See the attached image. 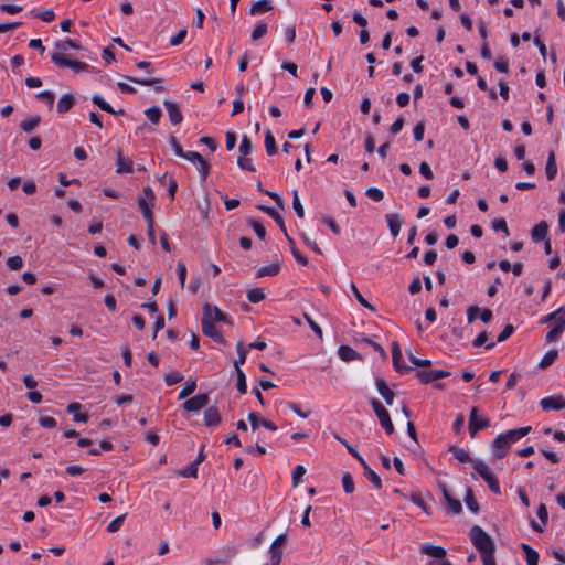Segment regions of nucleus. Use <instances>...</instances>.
<instances>
[{"label":"nucleus","instance_id":"14","mask_svg":"<svg viewBox=\"0 0 565 565\" xmlns=\"http://www.w3.org/2000/svg\"><path fill=\"white\" fill-rule=\"evenodd\" d=\"M565 330V316L559 317L554 323L552 329L546 333V342L551 343L559 338Z\"/></svg>","mask_w":565,"mask_h":565},{"label":"nucleus","instance_id":"58","mask_svg":"<svg viewBox=\"0 0 565 565\" xmlns=\"http://www.w3.org/2000/svg\"><path fill=\"white\" fill-rule=\"evenodd\" d=\"M236 163L242 170H247L250 172H254L256 170L253 161L248 158L239 157Z\"/></svg>","mask_w":565,"mask_h":565},{"label":"nucleus","instance_id":"59","mask_svg":"<svg viewBox=\"0 0 565 565\" xmlns=\"http://www.w3.org/2000/svg\"><path fill=\"white\" fill-rule=\"evenodd\" d=\"M36 98L45 102L50 108H52L53 104H54V99H55V95L54 93L50 92V90H43L39 94H36Z\"/></svg>","mask_w":565,"mask_h":565},{"label":"nucleus","instance_id":"34","mask_svg":"<svg viewBox=\"0 0 565 565\" xmlns=\"http://www.w3.org/2000/svg\"><path fill=\"white\" fill-rule=\"evenodd\" d=\"M333 436L340 444H342L348 449L349 454L352 457L358 459L359 462H363V457L359 454L358 449L354 446L349 444L344 438L340 437L338 434H334Z\"/></svg>","mask_w":565,"mask_h":565},{"label":"nucleus","instance_id":"8","mask_svg":"<svg viewBox=\"0 0 565 565\" xmlns=\"http://www.w3.org/2000/svg\"><path fill=\"white\" fill-rule=\"evenodd\" d=\"M210 397L206 393L198 394L183 403V408L186 412H199L207 406Z\"/></svg>","mask_w":565,"mask_h":565},{"label":"nucleus","instance_id":"23","mask_svg":"<svg viewBox=\"0 0 565 565\" xmlns=\"http://www.w3.org/2000/svg\"><path fill=\"white\" fill-rule=\"evenodd\" d=\"M274 7L269 0H259L252 3L249 14L257 15L270 11Z\"/></svg>","mask_w":565,"mask_h":565},{"label":"nucleus","instance_id":"18","mask_svg":"<svg viewBox=\"0 0 565 565\" xmlns=\"http://www.w3.org/2000/svg\"><path fill=\"white\" fill-rule=\"evenodd\" d=\"M531 431V426L520 427L515 429L508 430L502 434V436L508 440V443L511 445L519 439L523 438Z\"/></svg>","mask_w":565,"mask_h":565},{"label":"nucleus","instance_id":"1","mask_svg":"<svg viewBox=\"0 0 565 565\" xmlns=\"http://www.w3.org/2000/svg\"><path fill=\"white\" fill-rule=\"evenodd\" d=\"M473 546L479 551L481 557L493 555L495 545L491 536L479 525H473L469 533Z\"/></svg>","mask_w":565,"mask_h":565},{"label":"nucleus","instance_id":"64","mask_svg":"<svg viewBox=\"0 0 565 565\" xmlns=\"http://www.w3.org/2000/svg\"><path fill=\"white\" fill-rule=\"evenodd\" d=\"M186 33H188L186 29H182V30H180V31H179L174 36H172V38L170 39V44H171L172 46H178V45H180V44L183 42V40L185 39Z\"/></svg>","mask_w":565,"mask_h":565},{"label":"nucleus","instance_id":"32","mask_svg":"<svg viewBox=\"0 0 565 565\" xmlns=\"http://www.w3.org/2000/svg\"><path fill=\"white\" fill-rule=\"evenodd\" d=\"M145 115L151 124L158 125L160 122L162 111L158 106H152L145 110Z\"/></svg>","mask_w":565,"mask_h":565},{"label":"nucleus","instance_id":"63","mask_svg":"<svg viewBox=\"0 0 565 565\" xmlns=\"http://www.w3.org/2000/svg\"><path fill=\"white\" fill-rule=\"evenodd\" d=\"M177 273H178V279L181 285V288H184L185 278H186V267H185L184 263H182V262L178 263Z\"/></svg>","mask_w":565,"mask_h":565},{"label":"nucleus","instance_id":"43","mask_svg":"<svg viewBox=\"0 0 565 565\" xmlns=\"http://www.w3.org/2000/svg\"><path fill=\"white\" fill-rule=\"evenodd\" d=\"M350 287H351V290H352L354 297L356 298V300L360 302L361 306L370 309L371 311H375V308L361 295V292L359 291V289L356 288V286L353 282H351Z\"/></svg>","mask_w":565,"mask_h":565},{"label":"nucleus","instance_id":"6","mask_svg":"<svg viewBox=\"0 0 565 565\" xmlns=\"http://www.w3.org/2000/svg\"><path fill=\"white\" fill-rule=\"evenodd\" d=\"M490 426V420L487 417L479 418V409L477 407H472L469 415V433L473 438L477 433L481 429Z\"/></svg>","mask_w":565,"mask_h":565},{"label":"nucleus","instance_id":"11","mask_svg":"<svg viewBox=\"0 0 565 565\" xmlns=\"http://www.w3.org/2000/svg\"><path fill=\"white\" fill-rule=\"evenodd\" d=\"M163 106L168 111L170 122L172 125H179L183 120V115L177 103L171 100H164Z\"/></svg>","mask_w":565,"mask_h":565},{"label":"nucleus","instance_id":"10","mask_svg":"<svg viewBox=\"0 0 565 565\" xmlns=\"http://www.w3.org/2000/svg\"><path fill=\"white\" fill-rule=\"evenodd\" d=\"M544 411H561L565 407V399L562 396H548L540 402Z\"/></svg>","mask_w":565,"mask_h":565},{"label":"nucleus","instance_id":"37","mask_svg":"<svg viewBox=\"0 0 565 565\" xmlns=\"http://www.w3.org/2000/svg\"><path fill=\"white\" fill-rule=\"evenodd\" d=\"M269 554H270V565H279L282 557V547L275 544H270L269 547Z\"/></svg>","mask_w":565,"mask_h":565},{"label":"nucleus","instance_id":"29","mask_svg":"<svg viewBox=\"0 0 565 565\" xmlns=\"http://www.w3.org/2000/svg\"><path fill=\"white\" fill-rule=\"evenodd\" d=\"M338 354L340 359L345 362L353 361L359 358V353L349 345H340L338 349Z\"/></svg>","mask_w":565,"mask_h":565},{"label":"nucleus","instance_id":"50","mask_svg":"<svg viewBox=\"0 0 565 565\" xmlns=\"http://www.w3.org/2000/svg\"><path fill=\"white\" fill-rule=\"evenodd\" d=\"M267 33V24L264 22H259L254 31L252 32V40L257 41L262 39Z\"/></svg>","mask_w":565,"mask_h":565},{"label":"nucleus","instance_id":"16","mask_svg":"<svg viewBox=\"0 0 565 565\" xmlns=\"http://www.w3.org/2000/svg\"><path fill=\"white\" fill-rule=\"evenodd\" d=\"M204 424L207 427H215L221 423V415L216 406H210L204 411Z\"/></svg>","mask_w":565,"mask_h":565},{"label":"nucleus","instance_id":"7","mask_svg":"<svg viewBox=\"0 0 565 565\" xmlns=\"http://www.w3.org/2000/svg\"><path fill=\"white\" fill-rule=\"evenodd\" d=\"M415 375L420 383L428 384L449 376L450 372L444 370H418Z\"/></svg>","mask_w":565,"mask_h":565},{"label":"nucleus","instance_id":"52","mask_svg":"<svg viewBox=\"0 0 565 565\" xmlns=\"http://www.w3.org/2000/svg\"><path fill=\"white\" fill-rule=\"evenodd\" d=\"M303 319L307 321V323L309 324L311 330L315 332V334L319 339H322L323 338L322 329L315 322V320L306 312L303 313Z\"/></svg>","mask_w":565,"mask_h":565},{"label":"nucleus","instance_id":"53","mask_svg":"<svg viewBox=\"0 0 565 565\" xmlns=\"http://www.w3.org/2000/svg\"><path fill=\"white\" fill-rule=\"evenodd\" d=\"M179 475L181 477H184V478H189V477L196 478V476H198V465H194V462L192 461L191 463H189L188 467H185L184 469L180 470Z\"/></svg>","mask_w":565,"mask_h":565},{"label":"nucleus","instance_id":"20","mask_svg":"<svg viewBox=\"0 0 565 565\" xmlns=\"http://www.w3.org/2000/svg\"><path fill=\"white\" fill-rule=\"evenodd\" d=\"M548 233V224L545 221L537 223L531 231L533 242L539 243L544 241Z\"/></svg>","mask_w":565,"mask_h":565},{"label":"nucleus","instance_id":"9","mask_svg":"<svg viewBox=\"0 0 565 565\" xmlns=\"http://www.w3.org/2000/svg\"><path fill=\"white\" fill-rule=\"evenodd\" d=\"M510 446L511 445L502 436V434L498 435L493 439V441L491 444V448H492V452H493V458L497 459V460L503 459L508 455Z\"/></svg>","mask_w":565,"mask_h":565},{"label":"nucleus","instance_id":"47","mask_svg":"<svg viewBox=\"0 0 565 565\" xmlns=\"http://www.w3.org/2000/svg\"><path fill=\"white\" fill-rule=\"evenodd\" d=\"M252 151H253V142L245 135V136H243L242 142L239 145V152L245 157V156H248Z\"/></svg>","mask_w":565,"mask_h":565},{"label":"nucleus","instance_id":"5","mask_svg":"<svg viewBox=\"0 0 565 565\" xmlns=\"http://www.w3.org/2000/svg\"><path fill=\"white\" fill-rule=\"evenodd\" d=\"M51 58L53 61V63L55 65H57L58 67H70L72 68L75 73H79V72H85L88 70L89 65L84 63V62H79V61H74V60H70L66 55H64L62 52H54L52 55H51Z\"/></svg>","mask_w":565,"mask_h":565},{"label":"nucleus","instance_id":"60","mask_svg":"<svg viewBox=\"0 0 565 565\" xmlns=\"http://www.w3.org/2000/svg\"><path fill=\"white\" fill-rule=\"evenodd\" d=\"M366 196H369L371 200L375 202H380L384 198V193L382 190L377 188H369L365 192Z\"/></svg>","mask_w":565,"mask_h":565},{"label":"nucleus","instance_id":"38","mask_svg":"<svg viewBox=\"0 0 565 565\" xmlns=\"http://www.w3.org/2000/svg\"><path fill=\"white\" fill-rule=\"evenodd\" d=\"M196 388V381L195 380H188L183 386V388L180 391L178 398L184 399L188 396H190Z\"/></svg>","mask_w":565,"mask_h":565},{"label":"nucleus","instance_id":"3","mask_svg":"<svg viewBox=\"0 0 565 565\" xmlns=\"http://www.w3.org/2000/svg\"><path fill=\"white\" fill-rule=\"evenodd\" d=\"M475 470L480 475V477L487 482L489 489L495 493L500 494L501 489L498 479L490 471L489 467L483 461L473 462Z\"/></svg>","mask_w":565,"mask_h":565},{"label":"nucleus","instance_id":"24","mask_svg":"<svg viewBox=\"0 0 565 565\" xmlns=\"http://www.w3.org/2000/svg\"><path fill=\"white\" fill-rule=\"evenodd\" d=\"M75 105V98L71 94L63 95L56 106V110L58 114L67 113Z\"/></svg>","mask_w":565,"mask_h":565},{"label":"nucleus","instance_id":"15","mask_svg":"<svg viewBox=\"0 0 565 565\" xmlns=\"http://www.w3.org/2000/svg\"><path fill=\"white\" fill-rule=\"evenodd\" d=\"M536 513L541 521V524H539L535 520H531V527L535 532L542 533L544 531V526L546 525L547 519H548V512H547L546 505L544 503H541L537 508Z\"/></svg>","mask_w":565,"mask_h":565},{"label":"nucleus","instance_id":"17","mask_svg":"<svg viewBox=\"0 0 565 565\" xmlns=\"http://www.w3.org/2000/svg\"><path fill=\"white\" fill-rule=\"evenodd\" d=\"M390 233L393 237L398 236L402 227V218L399 214L390 213L385 215Z\"/></svg>","mask_w":565,"mask_h":565},{"label":"nucleus","instance_id":"4","mask_svg":"<svg viewBox=\"0 0 565 565\" xmlns=\"http://www.w3.org/2000/svg\"><path fill=\"white\" fill-rule=\"evenodd\" d=\"M372 408L375 413V415L379 418V422L381 426L384 428V430L391 435L394 433V425L391 420L390 413L384 407V405L376 398L371 399Z\"/></svg>","mask_w":565,"mask_h":565},{"label":"nucleus","instance_id":"30","mask_svg":"<svg viewBox=\"0 0 565 565\" xmlns=\"http://www.w3.org/2000/svg\"><path fill=\"white\" fill-rule=\"evenodd\" d=\"M279 271H280V264L279 263H274V264H271L269 266L260 267L256 271V277L257 278H262V277H265V276H276V275H278Z\"/></svg>","mask_w":565,"mask_h":565},{"label":"nucleus","instance_id":"21","mask_svg":"<svg viewBox=\"0 0 565 565\" xmlns=\"http://www.w3.org/2000/svg\"><path fill=\"white\" fill-rule=\"evenodd\" d=\"M440 488H441L444 498H445L450 511L455 514L460 513L462 511L461 502L450 495V493L445 484H443Z\"/></svg>","mask_w":565,"mask_h":565},{"label":"nucleus","instance_id":"12","mask_svg":"<svg viewBox=\"0 0 565 565\" xmlns=\"http://www.w3.org/2000/svg\"><path fill=\"white\" fill-rule=\"evenodd\" d=\"M375 385L380 395L384 398L387 405H393L395 393L388 387L387 383L382 377L375 379Z\"/></svg>","mask_w":565,"mask_h":565},{"label":"nucleus","instance_id":"28","mask_svg":"<svg viewBox=\"0 0 565 565\" xmlns=\"http://www.w3.org/2000/svg\"><path fill=\"white\" fill-rule=\"evenodd\" d=\"M364 469V476L369 479V481L371 483L374 484V487H376L377 489H381L382 488V480L380 478V476L374 472L370 467L369 465L365 462V460L363 459V462H360Z\"/></svg>","mask_w":565,"mask_h":565},{"label":"nucleus","instance_id":"55","mask_svg":"<svg viewBox=\"0 0 565 565\" xmlns=\"http://www.w3.org/2000/svg\"><path fill=\"white\" fill-rule=\"evenodd\" d=\"M494 68L498 71V72H501V73H508L509 72V61L507 57L504 56H500L498 57L495 61H494V64H493Z\"/></svg>","mask_w":565,"mask_h":565},{"label":"nucleus","instance_id":"25","mask_svg":"<svg viewBox=\"0 0 565 565\" xmlns=\"http://www.w3.org/2000/svg\"><path fill=\"white\" fill-rule=\"evenodd\" d=\"M117 172L118 173H130L132 172V161L128 158H125L121 151L117 152Z\"/></svg>","mask_w":565,"mask_h":565},{"label":"nucleus","instance_id":"49","mask_svg":"<svg viewBox=\"0 0 565 565\" xmlns=\"http://www.w3.org/2000/svg\"><path fill=\"white\" fill-rule=\"evenodd\" d=\"M248 224L253 227V230L255 231L256 235L260 238V239H264L266 237V230L265 227L263 226V224L254 218H250L248 220Z\"/></svg>","mask_w":565,"mask_h":565},{"label":"nucleus","instance_id":"46","mask_svg":"<svg viewBox=\"0 0 565 565\" xmlns=\"http://www.w3.org/2000/svg\"><path fill=\"white\" fill-rule=\"evenodd\" d=\"M126 79L131 83L139 84L142 86H151V85L159 84L161 82V79H159V78H137V77H131V76H126Z\"/></svg>","mask_w":565,"mask_h":565},{"label":"nucleus","instance_id":"31","mask_svg":"<svg viewBox=\"0 0 565 565\" xmlns=\"http://www.w3.org/2000/svg\"><path fill=\"white\" fill-rule=\"evenodd\" d=\"M521 548L526 555L527 565H539V553L535 550L526 543H522Z\"/></svg>","mask_w":565,"mask_h":565},{"label":"nucleus","instance_id":"40","mask_svg":"<svg viewBox=\"0 0 565 565\" xmlns=\"http://www.w3.org/2000/svg\"><path fill=\"white\" fill-rule=\"evenodd\" d=\"M465 502L471 512L477 513L479 511V504L475 499L473 492L470 488L467 489Z\"/></svg>","mask_w":565,"mask_h":565},{"label":"nucleus","instance_id":"51","mask_svg":"<svg viewBox=\"0 0 565 565\" xmlns=\"http://www.w3.org/2000/svg\"><path fill=\"white\" fill-rule=\"evenodd\" d=\"M342 486L345 493H352L354 491V481L349 472L342 476Z\"/></svg>","mask_w":565,"mask_h":565},{"label":"nucleus","instance_id":"33","mask_svg":"<svg viewBox=\"0 0 565 565\" xmlns=\"http://www.w3.org/2000/svg\"><path fill=\"white\" fill-rule=\"evenodd\" d=\"M55 49L58 52H64V51H67L68 49L79 50L81 49V44L77 41H75V40L67 39L65 41L56 42L55 43Z\"/></svg>","mask_w":565,"mask_h":565},{"label":"nucleus","instance_id":"41","mask_svg":"<svg viewBox=\"0 0 565 565\" xmlns=\"http://www.w3.org/2000/svg\"><path fill=\"white\" fill-rule=\"evenodd\" d=\"M557 355H558L557 350L547 351L539 364L540 367L546 369L547 366H550L556 360Z\"/></svg>","mask_w":565,"mask_h":565},{"label":"nucleus","instance_id":"45","mask_svg":"<svg viewBox=\"0 0 565 565\" xmlns=\"http://www.w3.org/2000/svg\"><path fill=\"white\" fill-rule=\"evenodd\" d=\"M236 375H237V384H236L237 391L241 394H245L247 391L245 373L243 372L242 369H236Z\"/></svg>","mask_w":565,"mask_h":565},{"label":"nucleus","instance_id":"61","mask_svg":"<svg viewBox=\"0 0 565 565\" xmlns=\"http://www.w3.org/2000/svg\"><path fill=\"white\" fill-rule=\"evenodd\" d=\"M408 359L413 365L418 366V367H428L431 365L430 360L416 358L412 353H408Z\"/></svg>","mask_w":565,"mask_h":565},{"label":"nucleus","instance_id":"27","mask_svg":"<svg viewBox=\"0 0 565 565\" xmlns=\"http://www.w3.org/2000/svg\"><path fill=\"white\" fill-rule=\"evenodd\" d=\"M545 173H546V178L548 180H553L557 174V166H556V158H555L554 151H551L548 153L546 166H545Z\"/></svg>","mask_w":565,"mask_h":565},{"label":"nucleus","instance_id":"13","mask_svg":"<svg viewBox=\"0 0 565 565\" xmlns=\"http://www.w3.org/2000/svg\"><path fill=\"white\" fill-rule=\"evenodd\" d=\"M257 209L267 213L269 216H271V220H275V222L279 225L280 230L285 233L287 239L291 245H294V241L289 237L287 233V228L285 226V222L282 217L279 215L278 212H276L273 207L266 206V205H257Z\"/></svg>","mask_w":565,"mask_h":565},{"label":"nucleus","instance_id":"62","mask_svg":"<svg viewBox=\"0 0 565 565\" xmlns=\"http://www.w3.org/2000/svg\"><path fill=\"white\" fill-rule=\"evenodd\" d=\"M492 228L494 231H502L507 236L510 235L509 227L504 218H495L492 222Z\"/></svg>","mask_w":565,"mask_h":565},{"label":"nucleus","instance_id":"42","mask_svg":"<svg viewBox=\"0 0 565 565\" xmlns=\"http://www.w3.org/2000/svg\"><path fill=\"white\" fill-rule=\"evenodd\" d=\"M292 209L298 217L302 218L305 216V210L300 202L299 194L297 190L292 191Z\"/></svg>","mask_w":565,"mask_h":565},{"label":"nucleus","instance_id":"54","mask_svg":"<svg viewBox=\"0 0 565 565\" xmlns=\"http://www.w3.org/2000/svg\"><path fill=\"white\" fill-rule=\"evenodd\" d=\"M7 265L11 270H19L23 266V259L21 256H11L7 259Z\"/></svg>","mask_w":565,"mask_h":565},{"label":"nucleus","instance_id":"19","mask_svg":"<svg viewBox=\"0 0 565 565\" xmlns=\"http://www.w3.org/2000/svg\"><path fill=\"white\" fill-rule=\"evenodd\" d=\"M422 554L435 557V558H445L446 550L441 546L433 545L430 543L423 544L420 546Z\"/></svg>","mask_w":565,"mask_h":565},{"label":"nucleus","instance_id":"22","mask_svg":"<svg viewBox=\"0 0 565 565\" xmlns=\"http://www.w3.org/2000/svg\"><path fill=\"white\" fill-rule=\"evenodd\" d=\"M449 451L452 454V456L460 462L462 463H466V462H470L473 465V462H476L477 460H473L469 452L466 451L463 448L461 447H458V446H455V445H451L449 446Z\"/></svg>","mask_w":565,"mask_h":565},{"label":"nucleus","instance_id":"35","mask_svg":"<svg viewBox=\"0 0 565 565\" xmlns=\"http://www.w3.org/2000/svg\"><path fill=\"white\" fill-rule=\"evenodd\" d=\"M41 122V117L39 115L36 116H33V117H30L25 120H23L21 124H20V127L21 129L24 131V132H31L36 126H39V124Z\"/></svg>","mask_w":565,"mask_h":565},{"label":"nucleus","instance_id":"39","mask_svg":"<svg viewBox=\"0 0 565 565\" xmlns=\"http://www.w3.org/2000/svg\"><path fill=\"white\" fill-rule=\"evenodd\" d=\"M265 297V292L262 288H253L247 290V299L253 303H257L264 300Z\"/></svg>","mask_w":565,"mask_h":565},{"label":"nucleus","instance_id":"26","mask_svg":"<svg viewBox=\"0 0 565 565\" xmlns=\"http://www.w3.org/2000/svg\"><path fill=\"white\" fill-rule=\"evenodd\" d=\"M92 102L96 106H98L102 110H104L108 114H113V115H124L125 114L124 109L115 110L106 100H104V98H102L98 95H94L92 98Z\"/></svg>","mask_w":565,"mask_h":565},{"label":"nucleus","instance_id":"56","mask_svg":"<svg viewBox=\"0 0 565 565\" xmlns=\"http://www.w3.org/2000/svg\"><path fill=\"white\" fill-rule=\"evenodd\" d=\"M305 473H306V469L303 466L299 465L295 468V470L292 471V486L294 487H297L301 482V479L305 476Z\"/></svg>","mask_w":565,"mask_h":565},{"label":"nucleus","instance_id":"48","mask_svg":"<svg viewBox=\"0 0 565 565\" xmlns=\"http://www.w3.org/2000/svg\"><path fill=\"white\" fill-rule=\"evenodd\" d=\"M183 380V374L180 372H170L164 375V382L168 386L180 383Z\"/></svg>","mask_w":565,"mask_h":565},{"label":"nucleus","instance_id":"2","mask_svg":"<svg viewBox=\"0 0 565 565\" xmlns=\"http://www.w3.org/2000/svg\"><path fill=\"white\" fill-rule=\"evenodd\" d=\"M202 332L204 335L212 338L214 341L222 343L223 337L216 330L214 322H212L211 317V305L206 303L203 306V317H202Z\"/></svg>","mask_w":565,"mask_h":565},{"label":"nucleus","instance_id":"36","mask_svg":"<svg viewBox=\"0 0 565 565\" xmlns=\"http://www.w3.org/2000/svg\"><path fill=\"white\" fill-rule=\"evenodd\" d=\"M265 147L268 156H274L277 152L275 137L270 130H267L265 134Z\"/></svg>","mask_w":565,"mask_h":565},{"label":"nucleus","instance_id":"44","mask_svg":"<svg viewBox=\"0 0 565 565\" xmlns=\"http://www.w3.org/2000/svg\"><path fill=\"white\" fill-rule=\"evenodd\" d=\"M236 349L238 358L234 361V366L235 369H241V365L245 363L247 352L241 341L237 342Z\"/></svg>","mask_w":565,"mask_h":565},{"label":"nucleus","instance_id":"57","mask_svg":"<svg viewBox=\"0 0 565 565\" xmlns=\"http://www.w3.org/2000/svg\"><path fill=\"white\" fill-rule=\"evenodd\" d=\"M126 518V514H121L119 516H117L116 519H114L107 526V531L110 532V533H115L117 532L122 523H124V520Z\"/></svg>","mask_w":565,"mask_h":565}]
</instances>
